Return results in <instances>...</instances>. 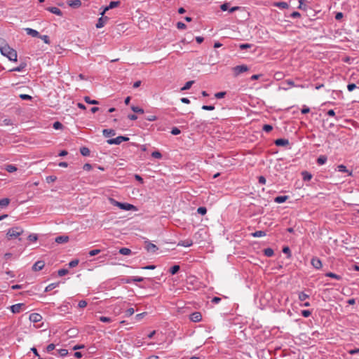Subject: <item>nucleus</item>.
I'll list each match as a JSON object with an SVG mask.
<instances>
[{
    "label": "nucleus",
    "instance_id": "obj_9",
    "mask_svg": "<svg viewBox=\"0 0 359 359\" xmlns=\"http://www.w3.org/2000/svg\"><path fill=\"white\" fill-rule=\"evenodd\" d=\"M190 320L194 323L200 322L202 320V315L200 312H194L190 315Z\"/></svg>",
    "mask_w": 359,
    "mask_h": 359
},
{
    "label": "nucleus",
    "instance_id": "obj_50",
    "mask_svg": "<svg viewBox=\"0 0 359 359\" xmlns=\"http://www.w3.org/2000/svg\"><path fill=\"white\" fill-rule=\"evenodd\" d=\"M56 180H57V177L55 175H50V176L46 177V182L48 183L54 182L55 181H56Z\"/></svg>",
    "mask_w": 359,
    "mask_h": 359
},
{
    "label": "nucleus",
    "instance_id": "obj_18",
    "mask_svg": "<svg viewBox=\"0 0 359 359\" xmlns=\"http://www.w3.org/2000/svg\"><path fill=\"white\" fill-rule=\"evenodd\" d=\"M193 245V241L191 239H186L183 241H180L178 243V245L183 246V247H190Z\"/></svg>",
    "mask_w": 359,
    "mask_h": 359
},
{
    "label": "nucleus",
    "instance_id": "obj_25",
    "mask_svg": "<svg viewBox=\"0 0 359 359\" xmlns=\"http://www.w3.org/2000/svg\"><path fill=\"white\" fill-rule=\"evenodd\" d=\"M327 158L325 155H321L317 158V163L322 165L326 163Z\"/></svg>",
    "mask_w": 359,
    "mask_h": 359
},
{
    "label": "nucleus",
    "instance_id": "obj_24",
    "mask_svg": "<svg viewBox=\"0 0 359 359\" xmlns=\"http://www.w3.org/2000/svg\"><path fill=\"white\" fill-rule=\"evenodd\" d=\"M283 85V88L284 90H287L292 86H294V82L292 80H286L285 82L282 83Z\"/></svg>",
    "mask_w": 359,
    "mask_h": 359
},
{
    "label": "nucleus",
    "instance_id": "obj_43",
    "mask_svg": "<svg viewBox=\"0 0 359 359\" xmlns=\"http://www.w3.org/2000/svg\"><path fill=\"white\" fill-rule=\"evenodd\" d=\"M262 130L266 133H269L273 130V126L269 124H265L263 126Z\"/></svg>",
    "mask_w": 359,
    "mask_h": 359
},
{
    "label": "nucleus",
    "instance_id": "obj_19",
    "mask_svg": "<svg viewBox=\"0 0 359 359\" xmlns=\"http://www.w3.org/2000/svg\"><path fill=\"white\" fill-rule=\"evenodd\" d=\"M301 175L302 176L303 180L305 182L311 180L313 177L312 174L306 170L302 171Z\"/></svg>",
    "mask_w": 359,
    "mask_h": 359
},
{
    "label": "nucleus",
    "instance_id": "obj_27",
    "mask_svg": "<svg viewBox=\"0 0 359 359\" xmlns=\"http://www.w3.org/2000/svg\"><path fill=\"white\" fill-rule=\"evenodd\" d=\"M264 255L266 257H271L274 255L273 250L270 248H266L264 250Z\"/></svg>",
    "mask_w": 359,
    "mask_h": 359
},
{
    "label": "nucleus",
    "instance_id": "obj_45",
    "mask_svg": "<svg viewBox=\"0 0 359 359\" xmlns=\"http://www.w3.org/2000/svg\"><path fill=\"white\" fill-rule=\"evenodd\" d=\"M151 156L153 158L160 159L162 158V154L158 151H154L151 153Z\"/></svg>",
    "mask_w": 359,
    "mask_h": 359
},
{
    "label": "nucleus",
    "instance_id": "obj_51",
    "mask_svg": "<svg viewBox=\"0 0 359 359\" xmlns=\"http://www.w3.org/2000/svg\"><path fill=\"white\" fill-rule=\"evenodd\" d=\"M226 94V93L224 91L219 92V93H217L215 94V97L217 99H221V98H223Z\"/></svg>",
    "mask_w": 359,
    "mask_h": 359
},
{
    "label": "nucleus",
    "instance_id": "obj_42",
    "mask_svg": "<svg viewBox=\"0 0 359 359\" xmlns=\"http://www.w3.org/2000/svg\"><path fill=\"white\" fill-rule=\"evenodd\" d=\"M53 127L55 130H60V129H62L63 125L59 121H55L53 123Z\"/></svg>",
    "mask_w": 359,
    "mask_h": 359
},
{
    "label": "nucleus",
    "instance_id": "obj_64",
    "mask_svg": "<svg viewBox=\"0 0 359 359\" xmlns=\"http://www.w3.org/2000/svg\"><path fill=\"white\" fill-rule=\"evenodd\" d=\"M344 17V14L341 12H338L335 15V19L337 20H341Z\"/></svg>",
    "mask_w": 359,
    "mask_h": 359
},
{
    "label": "nucleus",
    "instance_id": "obj_58",
    "mask_svg": "<svg viewBox=\"0 0 359 359\" xmlns=\"http://www.w3.org/2000/svg\"><path fill=\"white\" fill-rule=\"evenodd\" d=\"M181 131L180 130L177 128V127H174L172 128V130H171V133L174 135H179L180 134Z\"/></svg>",
    "mask_w": 359,
    "mask_h": 359
},
{
    "label": "nucleus",
    "instance_id": "obj_38",
    "mask_svg": "<svg viewBox=\"0 0 359 359\" xmlns=\"http://www.w3.org/2000/svg\"><path fill=\"white\" fill-rule=\"evenodd\" d=\"M326 276L335 278L337 280H341V277L336 273L329 272L325 274Z\"/></svg>",
    "mask_w": 359,
    "mask_h": 359
},
{
    "label": "nucleus",
    "instance_id": "obj_59",
    "mask_svg": "<svg viewBox=\"0 0 359 359\" xmlns=\"http://www.w3.org/2000/svg\"><path fill=\"white\" fill-rule=\"evenodd\" d=\"M134 312H135V310L133 308H129L126 311V316H130L134 313Z\"/></svg>",
    "mask_w": 359,
    "mask_h": 359
},
{
    "label": "nucleus",
    "instance_id": "obj_41",
    "mask_svg": "<svg viewBox=\"0 0 359 359\" xmlns=\"http://www.w3.org/2000/svg\"><path fill=\"white\" fill-rule=\"evenodd\" d=\"M58 354L61 355L62 357H65L68 354V350L65 348H61L59 350H57Z\"/></svg>",
    "mask_w": 359,
    "mask_h": 359
},
{
    "label": "nucleus",
    "instance_id": "obj_44",
    "mask_svg": "<svg viewBox=\"0 0 359 359\" xmlns=\"http://www.w3.org/2000/svg\"><path fill=\"white\" fill-rule=\"evenodd\" d=\"M39 38L41 39L44 41V43H46L47 44H50V43L49 36L48 35H40L39 34Z\"/></svg>",
    "mask_w": 359,
    "mask_h": 359
},
{
    "label": "nucleus",
    "instance_id": "obj_20",
    "mask_svg": "<svg viewBox=\"0 0 359 359\" xmlns=\"http://www.w3.org/2000/svg\"><path fill=\"white\" fill-rule=\"evenodd\" d=\"M102 134L104 137H110V136H114L116 135V132L113 129H104L102 130Z\"/></svg>",
    "mask_w": 359,
    "mask_h": 359
},
{
    "label": "nucleus",
    "instance_id": "obj_61",
    "mask_svg": "<svg viewBox=\"0 0 359 359\" xmlns=\"http://www.w3.org/2000/svg\"><path fill=\"white\" fill-rule=\"evenodd\" d=\"M86 306L87 302L85 300H81L78 304V306L81 309L85 308Z\"/></svg>",
    "mask_w": 359,
    "mask_h": 359
},
{
    "label": "nucleus",
    "instance_id": "obj_46",
    "mask_svg": "<svg viewBox=\"0 0 359 359\" xmlns=\"http://www.w3.org/2000/svg\"><path fill=\"white\" fill-rule=\"evenodd\" d=\"M69 273V271L66 269H61L58 270L57 274L59 276H63L67 275Z\"/></svg>",
    "mask_w": 359,
    "mask_h": 359
},
{
    "label": "nucleus",
    "instance_id": "obj_12",
    "mask_svg": "<svg viewBox=\"0 0 359 359\" xmlns=\"http://www.w3.org/2000/svg\"><path fill=\"white\" fill-rule=\"evenodd\" d=\"M275 144L278 147H283L289 144V141L287 139L280 138L275 140Z\"/></svg>",
    "mask_w": 359,
    "mask_h": 359
},
{
    "label": "nucleus",
    "instance_id": "obj_1",
    "mask_svg": "<svg viewBox=\"0 0 359 359\" xmlns=\"http://www.w3.org/2000/svg\"><path fill=\"white\" fill-rule=\"evenodd\" d=\"M1 53L3 55L8 57L9 59V60H11V61H14V62L17 61V57H18L17 51L15 50H14L13 48H12L11 47H10L9 45L4 46L1 51Z\"/></svg>",
    "mask_w": 359,
    "mask_h": 359
},
{
    "label": "nucleus",
    "instance_id": "obj_62",
    "mask_svg": "<svg viewBox=\"0 0 359 359\" xmlns=\"http://www.w3.org/2000/svg\"><path fill=\"white\" fill-rule=\"evenodd\" d=\"M283 252L287 255V257H290V249L289 247L285 246L283 248Z\"/></svg>",
    "mask_w": 359,
    "mask_h": 359
},
{
    "label": "nucleus",
    "instance_id": "obj_21",
    "mask_svg": "<svg viewBox=\"0 0 359 359\" xmlns=\"http://www.w3.org/2000/svg\"><path fill=\"white\" fill-rule=\"evenodd\" d=\"M68 4L69 6L72 8H79L81 6V0H72L68 1Z\"/></svg>",
    "mask_w": 359,
    "mask_h": 359
},
{
    "label": "nucleus",
    "instance_id": "obj_8",
    "mask_svg": "<svg viewBox=\"0 0 359 359\" xmlns=\"http://www.w3.org/2000/svg\"><path fill=\"white\" fill-rule=\"evenodd\" d=\"M121 4V1H111L107 7L104 8L103 11L100 13L102 15H104V13L109 9L114 8L116 7H118Z\"/></svg>",
    "mask_w": 359,
    "mask_h": 359
},
{
    "label": "nucleus",
    "instance_id": "obj_16",
    "mask_svg": "<svg viewBox=\"0 0 359 359\" xmlns=\"http://www.w3.org/2000/svg\"><path fill=\"white\" fill-rule=\"evenodd\" d=\"M25 30L27 34H28L32 37H39V33L35 29H33L32 28H25Z\"/></svg>",
    "mask_w": 359,
    "mask_h": 359
},
{
    "label": "nucleus",
    "instance_id": "obj_57",
    "mask_svg": "<svg viewBox=\"0 0 359 359\" xmlns=\"http://www.w3.org/2000/svg\"><path fill=\"white\" fill-rule=\"evenodd\" d=\"M202 109L212 111L215 109V107L213 105H203Z\"/></svg>",
    "mask_w": 359,
    "mask_h": 359
},
{
    "label": "nucleus",
    "instance_id": "obj_6",
    "mask_svg": "<svg viewBox=\"0 0 359 359\" xmlns=\"http://www.w3.org/2000/svg\"><path fill=\"white\" fill-rule=\"evenodd\" d=\"M144 248L147 252L152 253L156 252L158 249L156 245L150 243L149 241L144 242Z\"/></svg>",
    "mask_w": 359,
    "mask_h": 359
},
{
    "label": "nucleus",
    "instance_id": "obj_23",
    "mask_svg": "<svg viewBox=\"0 0 359 359\" xmlns=\"http://www.w3.org/2000/svg\"><path fill=\"white\" fill-rule=\"evenodd\" d=\"M27 67L26 62H21L19 66L13 68L10 72H22Z\"/></svg>",
    "mask_w": 359,
    "mask_h": 359
},
{
    "label": "nucleus",
    "instance_id": "obj_7",
    "mask_svg": "<svg viewBox=\"0 0 359 359\" xmlns=\"http://www.w3.org/2000/svg\"><path fill=\"white\" fill-rule=\"evenodd\" d=\"M25 305L22 303L16 304L14 305H12L10 309L12 313H18L21 311L22 308H25Z\"/></svg>",
    "mask_w": 359,
    "mask_h": 359
},
{
    "label": "nucleus",
    "instance_id": "obj_3",
    "mask_svg": "<svg viewBox=\"0 0 359 359\" xmlns=\"http://www.w3.org/2000/svg\"><path fill=\"white\" fill-rule=\"evenodd\" d=\"M129 138L126 136H118L116 138L109 139L107 142L109 144H120L122 142H127Z\"/></svg>",
    "mask_w": 359,
    "mask_h": 359
},
{
    "label": "nucleus",
    "instance_id": "obj_13",
    "mask_svg": "<svg viewBox=\"0 0 359 359\" xmlns=\"http://www.w3.org/2000/svg\"><path fill=\"white\" fill-rule=\"evenodd\" d=\"M109 20V18L105 16V17H103V15L100 18L98 19V21L96 24V27L97 28H101V27H103L104 26V24L106 23V22Z\"/></svg>",
    "mask_w": 359,
    "mask_h": 359
},
{
    "label": "nucleus",
    "instance_id": "obj_22",
    "mask_svg": "<svg viewBox=\"0 0 359 359\" xmlns=\"http://www.w3.org/2000/svg\"><path fill=\"white\" fill-rule=\"evenodd\" d=\"M288 196H278L274 198V201L277 203H282L288 199Z\"/></svg>",
    "mask_w": 359,
    "mask_h": 359
},
{
    "label": "nucleus",
    "instance_id": "obj_40",
    "mask_svg": "<svg viewBox=\"0 0 359 359\" xmlns=\"http://www.w3.org/2000/svg\"><path fill=\"white\" fill-rule=\"evenodd\" d=\"M197 212L198 214L201 215H204L207 212V208L205 207H203V206L199 207L197 209Z\"/></svg>",
    "mask_w": 359,
    "mask_h": 359
},
{
    "label": "nucleus",
    "instance_id": "obj_10",
    "mask_svg": "<svg viewBox=\"0 0 359 359\" xmlns=\"http://www.w3.org/2000/svg\"><path fill=\"white\" fill-rule=\"evenodd\" d=\"M45 263L42 260L37 261L32 266V270L34 271H39L43 269Z\"/></svg>",
    "mask_w": 359,
    "mask_h": 359
},
{
    "label": "nucleus",
    "instance_id": "obj_49",
    "mask_svg": "<svg viewBox=\"0 0 359 359\" xmlns=\"http://www.w3.org/2000/svg\"><path fill=\"white\" fill-rule=\"evenodd\" d=\"M22 100H32V97L27 94H20L19 96Z\"/></svg>",
    "mask_w": 359,
    "mask_h": 359
},
{
    "label": "nucleus",
    "instance_id": "obj_11",
    "mask_svg": "<svg viewBox=\"0 0 359 359\" xmlns=\"http://www.w3.org/2000/svg\"><path fill=\"white\" fill-rule=\"evenodd\" d=\"M42 319V316L36 313H33L29 315V320L33 323H38L41 321Z\"/></svg>",
    "mask_w": 359,
    "mask_h": 359
},
{
    "label": "nucleus",
    "instance_id": "obj_28",
    "mask_svg": "<svg viewBox=\"0 0 359 359\" xmlns=\"http://www.w3.org/2000/svg\"><path fill=\"white\" fill-rule=\"evenodd\" d=\"M5 170L8 172H13L17 170V167L12 164L6 165Z\"/></svg>",
    "mask_w": 359,
    "mask_h": 359
},
{
    "label": "nucleus",
    "instance_id": "obj_5",
    "mask_svg": "<svg viewBox=\"0 0 359 359\" xmlns=\"http://www.w3.org/2000/svg\"><path fill=\"white\" fill-rule=\"evenodd\" d=\"M234 76H238L239 74L248 72L249 68L245 65H237L232 69Z\"/></svg>",
    "mask_w": 359,
    "mask_h": 359
},
{
    "label": "nucleus",
    "instance_id": "obj_33",
    "mask_svg": "<svg viewBox=\"0 0 359 359\" xmlns=\"http://www.w3.org/2000/svg\"><path fill=\"white\" fill-rule=\"evenodd\" d=\"M180 267L179 265H174L170 269L169 271L172 275H174L176 274L180 271Z\"/></svg>",
    "mask_w": 359,
    "mask_h": 359
},
{
    "label": "nucleus",
    "instance_id": "obj_26",
    "mask_svg": "<svg viewBox=\"0 0 359 359\" xmlns=\"http://www.w3.org/2000/svg\"><path fill=\"white\" fill-rule=\"evenodd\" d=\"M10 203V199L8 198H4L2 199H0V208H6L7 207Z\"/></svg>",
    "mask_w": 359,
    "mask_h": 359
},
{
    "label": "nucleus",
    "instance_id": "obj_15",
    "mask_svg": "<svg viewBox=\"0 0 359 359\" xmlns=\"http://www.w3.org/2000/svg\"><path fill=\"white\" fill-rule=\"evenodd\" d=\"M69 240V238L67 236H60L55 238V241L57 243H66Z\"/></svg>",
    "mask_w": 359,
    "mask_h": 359
},
{
    "label": "nucleus",
    "instance_id": "obj_17",
    "mask_svg": "<svg viewBox=\"0 0 359 359\" xmlns=\"http://www.w3.org/2000/svg\"><path fill=\"white\" fill-rule=\"evenodd\" d=\"M46 10L52 13L57 15H59V16L62 15V12L57 7H48V8H46Z\"/></svg>",
    "mask_w": 359,
    "mask_h": 359
},
{
    "label": "nucleus",
    "instance_id": "obj_55",
    "mask_svg": "<svg viewBox=\"0 0 359 359\" xmlns=\"http://www.w3.org/2000/svg\"><path fill=\"white\" fill-rule=\"evenodd\" d=\"M100 320L101 322H103V323H110L111 322V319L109 317H106V316H101L100 318Z\"/></svg>",
    "mask_w": 359,
    "mask_h": 359
},
{
    "label": "nucleus",
    "instance_id": "obj_56",
    "mask_svg": "<svg viewBox=\"0 0 359 359\" xmlns=\"http://www.w3.org/2000/svg\"><path fill=\"white\" fill-rule=\"evenodd\" d=\"M122 283H131L133 281V277H127L121 279Z\"/></svg>",
    "mask_w": 359,
    "mask_h": 359
},
{
    "label": "nucleus",
    "instance_id": "obj_4",
    "mask_svg": "<svg viewBox=\"0 0 359 359\" xmlns=\"http://www.w3.org/2000/svg\"><path fill=\"white\" fill-rule=\"evenodd\" d=\"M114 202H115V203H114L115 205L118 206V208H120L122 210H137L136 207L132 204L127 203H121V202H118V201H114Z\"/></svg>",
    "mask_w": 359,
    "mask_h": 359
},
{
    "label": "nucleus",
    "instance_id": "obj_30",
    "mask_svg": "<svg viewBox=\"0 0 359 359\" xmlns=\"http://www.w3.org/2000/svg\"><path fill=\"white\" fill-rule=\"evenodd\" d=\"M80 152L83 156H88L90 155V149L88 147H83L80 149Z\"/></svg>",
    "mask_w": 359,
    "mask_h": 359
},
{
    "label": "nucleus",
    "instance_id": "obj_36",
    "mask_svg": "<svg viewBox=\"0 0 359 359\" xmlns=\"http://www.w3.org/2000/svg\"><path fill=\"white\" fill-rule=\"evenodd\" d=\"M194 83V81H187L184 86L181 88V90H189L191 86Z\"/></svg>",
    "mask_w": 359,
    "mask_h": 359
},
{
    "label": "nucleus",
    "instance_id": "obj_53",
    "mask_svg": "<svg viewBox=\"0 0 359 359\" xmlns=\"http://www.w3.org/2000/svg\"><path fill=\"white\" fill-rule=\"evenodd\" d=\"M252 44L250 43H242L239 46V48L241 49V50H245V49H247V48H250L252 47Z\"/></svg>",
    "mask_w": 359,
    "mask_h": 359
},
{
    "label": "nucleus",
    "instance_id": "obj_52",
    "mask_svg": "<svg viewBox=\"0 0 359 359\" xmlns=\"http://www.w3.org/2000/svg\"><path fill=\"white\" fill-rule=\"evenodd\" d=\"M100 252H101V250L100 249L92 250L89 252V255L93 257V256L98 255Z\"/></svg>",
    "mask_w": 359,
    "mask_h": 359
},
{
    "label": "nucleus",
    "instance_id": "obj_32",
    "mask_svg": "<svg viewBox=\"0 0 359 359\" xmlns=\"http://www.w3.org/2000/svg\"><path fill=\"white\" fill-rule=\"evenodd\" d=\"M253 237H262L266 236V232L264 231H256L251 234Z\"/></svg>",
    "mask_w": 359,
    "mask_h": 359
},
{
    "label": "nucleus",
    "instance_id": "obj_31",
    "mask_svg": "<svg viewBox=\"0 0 359 359\" xmlns=\"http://www.w3.org/2000/svg\"><path fill=\"white\" fill-rule=\"evenodd\" d=\"M119 253L123 255H129L132 253V252L129 248H122L119 250Z\"/></svg>",
    "mask_w": 359,
    "mask_h": 359
},
{
    "label": "nucleus",
    "instance_id": "obj_35",
    "mask_svg": "<svg viewBox=\"0 0 359 359\" xmlns=\"http://www.w3.org/2000/svg\"><path fill=\"white\" fill-rule=\"evenodd\" d=\"M309 297V294H306L304 292H301L299 293V299L302 302H304Z\"/></svg>",
    "mask_w": 359,
    "mask_h": 359
},
{
    "label": "nucleus",
    "instance_id": "obj_34",
    "mask_svg": "<svg viewBox=\"0 0 359 359\" xmlns=\"http://www.w3.org/2000/svg\"><path fill=\"white\" fill-rule=\"evenodd\" d=\"M84 101L86 103L90 104H98L99 102L95 100H91L88 96L84 97Z\"/></svg>",
    "mask_w": 359,
    "mask_h": 359
},
{
    "label": "nucleus",
    "instance_id": "obj_54",
    "mask_svg": "<svg viewBox=\"0 0 359 359\" xmlns=\"http://www.w3.org/2000/svg\"><path fill=\"white\" fill-rule=\"evenodd\" d=\"M177 27L179 29H184L187 28V25L182 22H178L177 23Z\"/></svg>",
    "mask_w": 359,
    "mask_h": 359
},
{
    "label": "nucleus",
    "instance_id": "obj_48",
    "mask_svg": "<svg viewBox=\"0 0 359 359\" xmlns=\"http://www.w3.org/2000/svg\"><path fill=\"white\" fill-rule=\"evenodd\" d=\"M79 259H73L69 263V266L70 268H74L79 264Z\"/></svg>",
    "mask_w": 359,
    "mask_h": 359
},
{
    "label": "nucleus",
    "instance_id": "obj_14",
    "mask_svg": "<svg viewBox=\"0 0 359 359\" xmlns=\"http://www.w3.org/2000/svg\"><path fill=\"white\" fill-rule=\"evenodd\" d=\"M337 170L339 172H346L348 174V176H352L353 175V171L352 170H348L346 167L344 165H339L337 166Z\"/></svg>",
    "mask_w": 359,
    "mask_h": 359
},
{
    "label": "nucleus",
    "instance_id": "obj_2",
    "mask_svg": "<svg viewBox=\"0 0 359 359\" xmlns=\"http://www.w3.org/2000/svg\"><path fill=\"white\" fill-rule=\"evenodd\" d=\"M24 232V230L20 226H14L10 228L6 233L7 238L8 240L17 238L18 236L22 235Z\"/></svg>",
    "mask_w": 359,
    "mask_h": 359
},
{
    "label": "nucleus",
    "instance_id": "obj_63",
    "mask_svg": "<svg viewBox=\"0 0 359 359\" xmlns=\"http://www.w3.org/2000/svg\"><path fill=\"white\" fill-rule=\"evenodd\" d=\"M55 348V346L54 344H50L47 346L46 347V351L47 352H50L52 351H53Z\"/></svg>",
    "mask_w": 359,
    "mask_h": 359
},
{
    "label": "nucleus",
    "instance_id": "obj_29",
    "mask_svg": "<svg viewBox=\"0 0 359 359\" xmlns=\"http://www.w3.org/2000/svg\"><path fill=\"white\" fill-rule=\"evenodd\" d=\"M60 283H50L49 284L46 288H45V292H50L52 290L55 289V287H57L58 285H59Z\"/></svg>",
    "mask_w": 359,
    "mask_h": 359
},
{
    "label": "nucleus",
    "instance_id": "obj_39",
    "mask_svg": "<svg viewBox=\"0 0 359 359\" xmlns=\"http://www.w3.org/2000/svg\"><path fill=\"white\" fill-rule=\"evenodd\" d=\"M229 5H230V3L229 2H224V4H222V5H220V9L222 11H228L229 8Z\"/></svg>",
    "mask_w": 359,
    "mask_h": 359
},
{
    "label": "nucleus",
    "instance_id": "obj_37",
    "mask_svg": "<svg viewBox=\"0 0 359 359\" xmlns=\"http://www.w3.org/2000/svg\"><path fill=\"white\" fill-rule=\"evenodd\" d=\"M131 109L135 112V113H138V114H144V111L142 108L141 107H137V106H132L131 107Z\"/></svg>",
    "mask_w": 359,
    "mask_h": 359
},
{
    "label": "nucleus",
    "instance_id": "obj_60",
    "mask_svg": "<svg viewBox=\"0 0 359 359\" xmlns=\"http://www.w3.org/2000/svg\"><path fill=\"white\" fill-rule=\"evenodd\" d=\"M355 88H356V86L355 83H348L347 85V89L349 92L353 91Z\"/></svg>",
    "mask_w": 359,
    "mask_h": 359
},
{
    "label": "nucleus",
    "instance_id": "obj_47",
    "mask_svg": "<svg viewBox=\"0 0 359 359\" xmlns=\"http://www.w3.org/2000/svg\"><path fill=\"white\" fill-rule=\"evenodd\" d=\"M27 238L31 242H35L38 240V236L36 234L32 233V234L29 235Z\"/></svg>",
    "mask_w": 359,
    "mask_h": 359
}]
</instances>
